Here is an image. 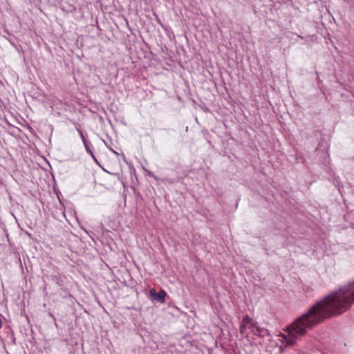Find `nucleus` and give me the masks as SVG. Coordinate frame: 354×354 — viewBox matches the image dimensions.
<instances>
[{"instance_id":"obj_5","label":"nucleus","mask_w":354,"mask_h":354,"mask_svg":"<svg viewBox=\"0 0 354 354\" xmlns=\"http://www.w3.org/2000/svg\"><path fill=\"white\" fill-rule=\"evenodd\" d=\"M77 131H78V132H79V133H80V136H81V138H82V140L83 142L84 143L85 147L87 148V147H86V139H85V138H84V135H83L82 132L81 131H80L79 129H77Z\"/></svg>"},{"instance_id":"obj_2","label":"nucleus","mask_w":354,"mask_h":354,"mask_svg":"<svg viewBox=\"0 0 354 354\" xmlns=\"http://www.w3.org/2000/svg\"><path fill=\"white\" fill-rule=\"evenodd\" d=\"M149 295L151 297V299L158 301L161 304L165 303V299L167 295V293L164 290H160L158 292H156L155 289H151L149 290Z\"/></svg>"},{"instance_id":"obj_4","label":"nucleus","mask_w":354,"mask_h":354,"mask_svg":"<svg viewBox=\"0 0 354 354\" xmlns=\"http://www.w3.org/2000/svg\"><path fill=\"white\" fill-rule=\"evenodd\" d=\"M252 324H254L252 319H250L248 316H245L242 322L241 325L240 331L242 334H244L245 332L246 328L248 326L249 328H252Z\"/></svg>"},{"instance_id":"obj_3","label":"nucleus","mask_w":354,"mask_h":354,"mask_svg":"<svg viewBox=\"0 0 354 354\" xmlns=\"http://www.w3.org/2000/svg\"><path fill=\"white\" fill-rule=\"evenodd\" d=\"M252 331L254 335L260 337H265L269 334L268 330L257 326L256 324H252Z\"/></svg>"},{"instance_id":"obj_1","label":"nucleus","mask_w":354,"mask_h":354,"mask_svg":"<svg viewBox=\"0 0 354 354\" xmlns=\"http://www.w3.org/2000/svg\"><path fill=\"white\" fill-rule=\"evenodd\" d=\"M353 303L354 281L326 296L289 325L288 335H281V343L285 346L295 344L297 339L305 335L323 319L343 313Z\"/></svg>"}]
</instances>
